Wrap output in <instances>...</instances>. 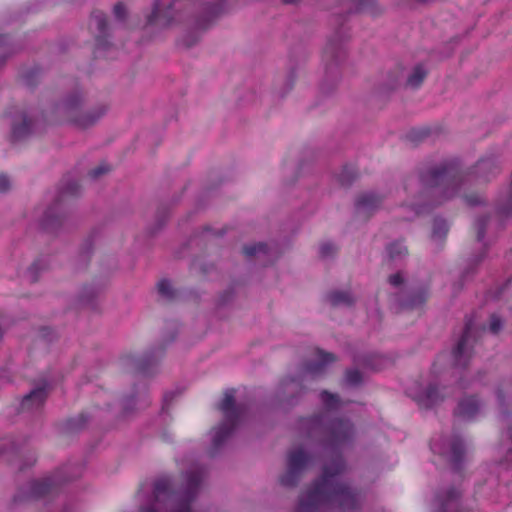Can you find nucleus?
Instances as JSON below:
<instances>
[{"instance_id": "obj_1", "label": "nucleus", "mask_w": 512, "mask_h": 512, "mask_svg": "<svg viewBox=\"0 0 512 512\" xmlns=\"http://www.w3.org/2000/svg\"><path fill=\"white\" fill-rule=\"evenodd\" d=\"M200 481L199 474L190 473L180 484L173 483L168 476L157 478L153 484L142 483L136 495L142 505L141 512H156L160 508L187 512L196 497Z\"/></svg>"}, {"instance_id": "obj_2", "label": "nucleus", "mask_w": 512, "mask_h": 512, "mask_svg": "<svg viewBox=\"0 0 512 512\" xmlns=\"http://www.w3.org/2000/svg\"><path fill=\"white\" fill-rule=\"evenodd\" d=\"M343 469L344 465L341 459H337L331 465H326L321 481L301 496L300 506L303 509H309L330 501L342 504L352 500L350 489L333 479Z\"/></svg>"}, {"instance_id": "obj_3", "label": "nucleus", "mask_w": 512, "mask_h": 512, "mask_svg": "<svg viewBox=\"0 0 512 512\" xmlns=\"http://www.w3.org/2000/svg\"><path fill=\"white\" fill-rule=\"evenodd\" d=\"M107 111L105 105L84 110L83 97L79 92L68 95L60 106L62 116L78 128L94 125Z\"/></svg>"}, {"instance_id": "obj_4", "label": "nucleus", "mask_w": 512, "mask_h": 512, "mask_svg": "<svg viewBox=\"0 0 512 512\" xmlns=\"http://www.w3.org/2000/svg\"><path fill=\"white\" fill-rule=\"evenodd\" d=\"M219 409L224 415L225 423L215 429L213 436L215 446L220 445L224 439L230 435L233 427L235 426L236 419L238 418L233 391H227L224 394V398L219 405Z\"/></svg>"}, {"instance_id": "obj_5", "label": "nucleus", "mask_w": 512, "mask_h": 512, "mask_svg": "<svg viewBox=\"0 0 512 512\" xmlns=\"http://www.w3.org/2000/svg\"><path fill=\"white\" fill-rule=\"evenodd\" d=\"M308 461L307 455L301 450L292 451L288 457V468L281 477V484L287 487L294 486Z\"/></svg>"}, {"instance_id": "obj_6", "label": "nucleus", "mask_w": 512, "mask_h": 512, "mask_svg": "<svg viewBox=\"0 0 512 512\" xmlns=\"http://www.w3.org/2000/svg\"><path fill=\"white\" fill-rule=\"evenodd\" d=\"M470 326L467 325L461 338L452 350V358L455 366H466L472 355V337Z\"/></svg>"}, {"instance_id": "obj_7", "label": "nucleus", "mask_w": 512, "mask_h": 512, "mask_svg": "<svg viewBox=\"0 0 512 512\" xmlns=\"http://www.w3.org/2000/svg\"><path fill=\"white\" fill-rule=\"evenodd\" d=\"M330 442L332 445H340L351 439L353 436L352 425L343 420H335L331 423L330 428Z\"/></svg>"}, {"instance_id": "obj_8", "label": "nucleus", "mask_w": 512, "mask_h": 512, "mask_svg": "<svg viewBox=\"0 0 512 512\" xmlns=\"http://www.w3.org/2000/svg\"><path fill=\"white\" fill-rule=\"evenodd\" d=\"M22 478L26 479L23 487H19L17 493L14 496V502L21 503L29 501L32 498V480H31V467L26 464L22 466L17 473V481Z\"/></svg>"}, {"instance_id": "obj_9", "label": "nucleus", "mask_w": 512, "mask_h": 512, "mask_svg": "<svg viewBox=\"0 0 512 512\" xmlns=\"http://www.w3.org/2000/svg\"><path fill=\"white\" fill-rule=\"evenodd\" d=\"M482 408V403L474 396H469L460 401L456 415L462 420L473 419Z\"/></svg>"}, {"instance_id": "obj_10", "label": "nucleus", "mask_w": 512, "mask_h": 512, "mask_svg": "<svg viewBox=\"0 0 512 512\" xmlns=\"http://www.w3.org/2000/svg\"><path fill=\"white\" fill-rule=\"evenodd\" d=\"M447 170L445 167L433 168L422 175L421 181L424 188H433L442 183L446 179Z\"/></svg>"}, {"instance_id": "obj_11", "label": "nucleus", "mask_w": 512, "mask_h": 512, "mask_svg": "<svg viewBox=\"0 0 512 512\" xmlns=\"http://www.w3.org/2000/svg\"><path fill=\"white\" fill-rule=\"evenodd\" d=\"M499 168L493 159H482L473 168V174L484 180L497 174Z\"/></svg>"}, {"instance_id": "obj_12", "label": "nucleus", "mask_w": 512, "mask_h": 512, "mask_svg": "<svg viewBox=\"0 0 512 512\" xmlns=\"http://www.w3.org/2000/svg\"><path fill=\"white\" fill-rule=\"evenodd\" d=\"M51 389V380L47 377H39L34 384V407L43 405Z\"/></svg>"}, {"instance_id": "obj_13", "label": "nucleus", "mask_w": 512, "mask_h": 512, "mask_svg": "<svg viewBox=\"0 0 512 512\" xmlns=\"http://www.w3.org/2000/svg\"><path fill=\"white\" fill-rule=\"evenodd\" d=\"M461 497V492L457 488H449L441 493H438L436 495V502L438 505L443 508L447 509L450 508L451 505L455 502H457Z\"/></svg>"}, {"instance_id": "obj_14", "label": "nucleus", "mask_w": 512, "mask_h": 512, "mask_svg": "<svg viewBox=\"0 0 512 512\" xmlns=\"http://www.w3.org/2000/svg\"><path fill=\"white\" fill-rule=\"evenodd\" d=\"M417 400L425 407H430L444 399V395L438 393L434 386L428 387L416 396Z\"/></svg>"}, {"instance_id": "obj_15", "label": "nucleus", "mask_w": 512, "mask_h": 512, "mask_svg": "<svg viewBox=\"0 0 512 512\" xmlns=\"http://www.w3.org/2000/svg\"><path fill=\"white\" fill-rule=\"evenodd\" d=\"M32 125V120L29 117H24L20 124H14L12 127L11 138L12 141L23 139L29 134Z\"/></svg>"}, {"instance_id": "obj_16", "label": "nucleus", "mask_w": 512, "mask_h": 512, "mask_svg": "<svg viewBox=\"0 0 512 512\" xmlns=\"http://www.w3.org/2000/svg\"><path fill=\"white\" fill-rule=\"evenodd\" d=\"M16 51L11 42V38L7 35L0 36V67H2L6 59Z\"/></svg>"}, {"instance_id": "obj_17", "label": "nucleus", "mask_w": 512, "mask_h": 512, "mask_svg": "<svg viewBox=\"0 0 512 512\" xmlns=\"http://www.w3.org/2000/svg\"><path fill=\"white\" fill-rule=\"evenodd\" d=\"M402 72L395 70L386 74L381 82V87L384 91L395 89L401 82Z\"/></svg>"}, {"instance_id": "obj_18", "label": "nucleus", "mask_w": 512, "mask_h": 512, "mask_svg": "<svg viewBox=\"0 0 512 512\" xmlns=\"http://www.w3.org/2000/svg\"><path fill=\"white\" fill-rule=\"evenodd\" d=\"M64 225L65 218L60 215H47L43 222L44 229L52 233L59 231Z\"/></svg>"}, {"instance_id": "obj_19", "label": "nucleus", "mask_w": 512, "mask_h": 512, "mask_svg": "<svg viewBox=\"0 0 512 512\" xmlns=\"http://www.w3.org/2000/svg\"><path fill=\"white\" fill-rule=\"evenodd\" d=\"M57 487L55 481L52 479H44L34 484V498L38 496H44Z\"/></svg>"}, {"instance_id": "obj_20", "label": "nucleus", "mask_w": 512, "mask_h": 512, "mask_svg": "<svg viewBox=\"0 0 512 512\" xmlns=\"http://www.w3.org/2000/svg\"><path fill=\"white\" fill-rule=\"evenodd\" d=\"M381 200L378 196L373 193H368L362 195L358 201L357 206L363 210H369L377 207L380 204Z\"/></svg>"}, {"instance_id": "obj_21", "label": "nucleus", "mask_w": 512, "mask_h": 512, "mask_svg": "<svg viewBox=\"0 0 512 512\" xmlns=\"http://www.w3.org/2000/svg\"><path fill=\"white\" fill-rule=\"evenodd\" d=\"M426 74V71L421 66H416L407 78V85L417 88L424 81Z\"/></svg>"}, {"instance_id": "obj_22", "label": "nucleus", "mask_w": 512, "mask_h": 512, "mask_svg": "<svg viewBox=\"0 0 512 512\" xmlns=\"http://www.w3.org/2000/svg\"><path fill=\"white\" fill-rule=\"evenodd\" d=\"M329 301L332 305H350L353 303V298L348 292H333L329 295Z\"/></svg>"}, {"instance_id": "obj_23", "label": "nucleus", "mask_w": 512, "mask_h": 512, "mask_svg": "<svg viewBox=\"0 0 512 512\" xmlns=\"http://www.w3.org/2000/svg\"><path fill=\"white\" fill-rule=\"evenodd\" d=\"M157 289L159 294L167 300H172L175 297V291L168 280H161L157 285Z\"/></svg>"}, {"instance_id": "obj_24", "label": "nucleus", "mask_w": 512, "mask_h": 512, "mask_svg": "<svg viewBox=\"0 0 512 512\" xmlns=\"http://www.w3.org/2000/svg\"><path fill=\"white\" fill-rule=\"evenodd\" d=\"M56 339V333L48 327H41L38 330L37 340L44 345L53 342Z\"/></svg>"}, {"instance_id": "obj_25", "label": "nucleus", "mask_w": 512, "mask_h": 512, "mask_svg": "<svg viewBox=\"0 0 512 512\" xmlns=\"http://www.w3.org/2000/svg\"><path fill=\"white\" fill-rule=\"evenodd\" d=\"M388 251L391 259H396L405 256L408 252L407 248L398 242L391 244L388 248Z\"/></svg>"}, {"instance_id": "obj_26", "label": "nucleus", "mask_w": 512, "mask_h": 512, "mask_svg": "<svg viewBox=\"0 0 512 512\" xmlns=\"http://www.w3.org/2000/svg\"><path fill=\"white\" fill-rule=\"evenodd\" d=\"M260 252H263V253L266 252V245L263 243L252 244V245L245 246L243 248V253L247 257L255 256L257 253H260Z\"/></svg>"}, {"instance_id": "obj_27", "label": "nucleus", "mask_w": 512, "mask_h": 512, "mask_svg": "<svg viewBox=\"0 0 512 512\" xmlns=\"http://www.w3.org/2000/svg\"><path fill=\"white\" fill-rule=\"evenodd\" d=\"M447 224L443 220H436L433 229V235L437 238H443L447 233Z\"/></svg>"}, {"instance_id": "obj_28", "label": "nucleus", "mask_w": 512, "mask_h": 512, "mask_svg": "<svg viewBox=\"0 0 512 512\" xmlns=\"http://www.w3.org/2000/svg\"><path fill=\"white\" fill-rule=\"evenodd\" d=\"M92 19L100 32H103L106 29L107 21L105 15L102 12H95L92 16Z\"/></svg>"}, {"instance_id": "obj_29", "label": "nucleus", "mask_w": 512, "mask_h": 512, "mask_svg": "<svg viewBox=\"0 0 512 512\" xmlns=\"http://www.w3.org/2000/svg\"><path fill=\"white\" fill-rule=\"evenodd\" d=\"M346 381L351 385H357L361 382V374L357 370H349L346 373Z\"/></svg>"}, {"instance_id": "obj_30", "label": "nucleus", "mask_w": 512, "mask_h": 512, "mask_svg": "<svg viewBox=\"0 0 512 512\" xmlns=\"http://www.w3.org/2000/svg\"><path fill=\"white\" fill-rule=\"evenodd\" d=\"M451 452H452V455H451L452 461L457 463L460 460V457L463 453L462 444L460 442L453 443L452 447H451Z\"/></svg>"}, {"instance_id": "obj_31", "label": "nucleus", "mask_w": 512, "mask_h": 512, "mask_svg": "<svg viewBox=\"0 0 512 512\" xmlns=\"http://www.w3.org/2000/svg\"><path fill=\"white\" fill-rule=\"evenodd\" d=\"M10 189L11 181L9 177L4 173H0V194L7 193Z\"/></svg>"}, {"instance_id": "obj_32", "label": "nucleus", "mask_w": 512, "mask_h": 512, "mask_svg": "<svg viewBox=\"0 0 512 512\" xmlns=\"http://www.w3.org/2000/svg\"><path fill=\"white\" fill-rule=\"evenodd\" d=\"M336 251V247L331 243H323L320 247V253L323 258H326Z\"/></svg>"}, {"instance_id": "obj_33", "label": "nucleus", "mask_w": 512, "mask_h": 512, "mask_svg": "<svg viewBox=\"0 0 512 512\" xmlns=\"http://www.w3.org/2000/svg\"><path fill=\"white\" fill-rule=\"evenodd\" d=\"M502 328V321L501 319L496 316L492 315L490 320V330L493 333H498L500 329Z\"/></svg>"}, {"instance_id": "obj_34", "label": "nucleus", "mask_w": 512, "mask_h": 512, "mask_svg": "<svg viewBox=\"0 0 512 512\" xmlns=\"http://www.w3.org/2000/svg\"><path fill=\"white\" fill-rule=\"evenodd\" d=\"M114 14L118 19L123 20L126 16L125 6L122 3L116 4L114 6Z\"/></svg>"}, {"instance_id": "obj_35", "label": "nucleus", "mask_w": 512, "mask_h": 512, "mask_svg": "<svg viewBox=\"0 0 512 512\" xmlns=\"http://www.w3.org/2000/svg\"><path fill=\"white\" fill-rule=\"evenodd\" d=\"M404 282L403 276L401 273L393 274L389 277V283L393 286H399Z\"/></svg>"}, {"instance_id": "obj_36", "label": "nucleus", "mask_w": 512, "mask_h": 512, "mask_svg": "<svg viewBox=\"0 0 512 512\" xmlns=\"http://www.w3.org/2000/svg\"><path fill=\"white\" fill-rule=\"evenodd\" d=\"M319 357L321 358L322 362L327 364L330 362H333L336 360L335 356L331 353H326L324 351L319 352Z\"/></svg>"}, {"instance_id": "obj_37", "label": "nucleus", "mask_w": 512, "mask_h": 512, "mask_svg": "<svg viewBox=\"0 0 512 512\" xmlns=\"http://www.w3.org/2000/svg\"><path fill=\"white\" fill-rule=\"evenodd\" d=\"M107 170L103 167H97L89 172L90 176L93 178H97L100 175L104 174Z\"/></svg>"}, {"instance_id": "obj_38", "label": "nucleus", "mask_w": 512, "mask_h": 512, "mask_svg": "<svg viewBox=\"0 0 512 512\" xmlns=\"http://www.w3.org/2000/svg\"><path fill=\"white\" fill-rule=\"evenodd\" d=\"M127 360H128L131 364L135 365L137 369H143V367H144L143 362H142V360H141V359H136V360H135V359H134V358H132V357H128V358H127Z\"/></svg>"}, {"instance_id": "obj_39", "label": "nucleus", "mask_w": 512, "mask_h": 512, "mask_svg": "<svg viewBox=\"0 0 512 512\" xmlns=\"http://www.w3.org/2000/svg\"><path fill=\"white\" fill-rule=\"evenodd\" d=\"M32 399V390H30L23 398L22 406H25L28 401Z\"/></svg>"}, {"instance_id": "obj_40", "label": "nucleus", "mask_w": 512, "mask_h": 512, "mask_svg": "<svg viewBox=\"0 0 512 512\" xmlns=\"http://www.w3.org/2000/svg\"><path fill=\"white\" fill-rule=\"evenodd\" d=\"M452 196H453V193H447V192L445 191V196H444L443 198L447 199V198H450V197H452Z\"/></svg>"}, {"instance_id": "obj_41", "label": "nucleus", "mask_w": 512, "mask_h": 512, "mask_svg": "<svg viewBox=\"0 0 512 512\" xmlns=\"http://www.w3.org/2000/svg\"><path fill=\"white\" fill-rule=\"evenodd\" d=\"M481 201L478 199L477 201H470L471 204L480 203Z\"/></svg>"}]
</instances>
